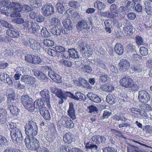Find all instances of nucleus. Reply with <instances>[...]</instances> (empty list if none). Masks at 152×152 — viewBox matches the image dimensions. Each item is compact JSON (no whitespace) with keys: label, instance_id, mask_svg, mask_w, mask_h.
Returning a JSON list of instances; mask_svg holds the SVG:
<instances>
[{"label":"nucleus","instance_id":"obj_62","mask_svg":"<svg viewBox=\"0 0 152 152\" xmlns=\"http://www.w3.org/2000/svg\"><path fill=\"white\" fill-rule=\"evenodd\" d=\"M81 69L82 71L87 73H90L92 71L91 67L87 65H84L81 67Z\"/></svg>","mask_w":152,"mask_h":152},{"label":"nucleus","instance_id":"obj_27","mask_svg":"<svg viewBox=\"0 0 152 152\" xmlns=\"http://www.w3.org/2000/svg\"><path fill=\"white\" fill-rule=\"evenodd\" d=\"M73 135L70 132H68L64 136L63 140L65 142L68 144L71 143L72 141Z\"/></svg>","mask_w":152,"mask_h":152},{"label":"nucleus","instance_id":"obj_15","mask_svg":"<svg viewBox=\"0 0 152 152\" xmlns=\"http://www.w3.org/2000/svg\"><path fill=\"white\" fill-rule=\"evenodd\" d=\"M138 98L139 101L143 103H147L150 100L148 92L145 90H141L139 91Z\"/></svg>","mask_w":152,"mask_h":152},{"label":"nucleus","instance_id":"obj_41","mask_svg":"<svg viewBox=\"0 0 152 152\" xmlns=\"http://www.w3.org/2000/svg\"><path fill=\"white\" fill-rule=\"evenodd\" d=\"M84 97H85V96L83 94L80 92L77 91L75 93V95H74L73 99L77 100H78L80 99L85 100V98Z\"/></svg>","mask_w":152,"mask_h":152},{"label":"nucleus","instance_id":"obj_22","mask_svg":"<svg viewBox=\"0 0 152 152\" xmlns=\"http://www.w3.org/2000/svg\"><path fill=\"white\" fill-rule=\"evenodd\" d=\"M49 77L54 81L59 83L61 82V77L54 71H50L48 74Z\"/></svg>","mask_w":152,"mask_h":152},{"label":"nucleus","instance_id":"obj_5","mask_svg":"<svg viewBox=\"0 0 152 152\" xmlns=\"http://www.w3.org/2000/svg\"><path fill=\"white\" fill-rule=\"evenodd\" d=\"M13 29L14 28L9 29L7 30L6 33L7 36L2 37L0 35V42L8 43L11 41V38H18L19 35V32L16 30Z\"/></svg>","mask_w":152,"mask_h":152},{"label":"nucleus","instance_id":"obj_35","mask_svg":"<svg viewBox=\"0 0 152 152\" xmlns=\"http://www.w3.org/2000/svg\"><path fill=\"white\" fill-rule=\"evenodd\" d=\"M46 104H45L44 102L41 100L39 99L36 100L34 103V105L33 104V106L34 107V111L35 108L36 109L39 108L40 106L44 107Z\"/></svg>","mask_w":152,"mask_h":152},{"label":"nucleus","instance_id":"obj_7","mask_svg":"<svg viewBox=\"0 0 152 152\" xmlns=\"http://www.w3.org/2000/svg\"><path fill=\"white\" fill-rule=\"evenodd\" d=\"M21 102L25 108L31 112H34L32 99L28 95H23L21 97Z\"/></svg>","mask_w":152,"mask_h":152},{"label":"nucleus","instance_id":"obj_13","mask_svg":"<svg viewBox=\"0 0 152 152\" xmlns=\"http://www.w3.org/2000/svg\"><path fill=\"white\" fill-rule=\"evenodd\" d=\"M25 60L28 63L35 64H39L42 61V59L40 57L29 54H27L25 56Z\"/></svg>","mask_w":152,"mask_h":152},{"label":"nucleus","instance_id":"obj_6","mask_svg":"<svg viewBox=\"0 0 152 152\" xmlns=\"http://www.w3.org/2000/svg\"><path fill=\"white\" fill-rule=\"evenodd\" d=\"M38 128L35 122H29L25 127V132L27 137H33L37 134Z\"/></svg>","mask_w":152,"mask_h":152},{"label":"nucleus","instance_id":"obj_26","mask_svg":"<svg viewBox=\"0 0 152 152\" xmlns=\"http://www.w3.org/2000/svg\"><path fill=\"white\" fill-rule=\"evenodd\" d=\"M114 50L118 55H122L124 52V47L121 43H117L114 46Z\"/></svg>","mask_w":152,"mask_h":152},{"label":"nucleus","instance_id":"obj_19","mask_svg":"<svg viewBox=\"0 0 152 152\" xmlns=\"http://www.w3.org/2000/svg\"><path fill=\"white\" fill-rule=\"evenodd\" d=\"M8 114L5 108H0V124H5L7 121Z\"/></svg>","mask_w":152,"mask_h":152},{"label":"nucleus","instance_id":"obj_57","mask_svg":"<svg viewBox=\"0 0 152 152\" xmlns=\"http://www.w3.org/2000/svg\"><path fill=\"white\" fill-rule=\"evenodd\" d=\"M43 43L45 45L48 46H52L54 45V42L53 41L47 39L44 40Z\"/></svg>","mask_w":152,"mask_h":152},{"label":"nucleus","instance_id":"obj_30","mask_svg":"<svg viewBox=\"0 0 152 152\" xmlns=\"http://www.w3.org/2000/svg\"><path fill=\"white\" fill-rule=\"evenodd\" d=\"M15 104L8 106V108L13 115L17 116L20 112V110L15 106Z\"/></svg>","mask_w":152,"mask_h":152},{"label":"nucleus","instance_id":"obj_9","mask_svg":"<svg viewBox=\"0 0 152 152\" xmlns=\"http://www.w3.org/2000/svg\"><path fill=\"white\" fill-rule=\"evenodd\" d=\"M78 48L81 53L86 57H89L91 55L93 51L90 48L88 49L86 47V44L84 41L79 40L78 42Z\"/></svg>","mask_w":152,"mask_h":152},{"label":"nucleus","instance_id":"obj_17","mask_svg":"<svg viewBox=\"0 0 152 152\" xmlns=\"http://www.w3.org/2000/svg\"><path fill=\"white\" fill-rule=\"evenodd\" d=\"M52 92L55 94L60 99L59 100V103L60 104H61L63 103L64 99H66L67 98L66 94L63 93L62 91L59 90L57 88H53Z\"/></svg>","mask_w":152,"mask_h":152},{"label":"nucleus","instance_id":"obj_20","mask_svg":"<svg viewBox=\"0 0 152 152\" xmlns=\"http://www.w3.org/2000/svg\"><path fill=\"white\" fill-rule=\"evenodd\" d=\"M39 112L43 118L46 120L49 121L51 119V116L49 111L45 107H42L39 109Z\"/></svg>","mask_w":152,"mask_h":152},{"label":"nucleus","instance_id":"obj_3","mask_svg":"<svg viewBox=\"0 0 152 152\" xmlns=\"http://www.w3.org/2000/svg\"><path fill=\"white\" fill-rule=\"evenodd\" d=\"M62 23L64 27V28H58L56 27H53L51 29V32L54 35H60L61 33L63 34H67V31L72 29V26L71 25V22L70 20L66 19H64L62 21Z\"/></svg>","mask_w":152,"mask_h":152},{"label":"nucleus","instance_id":"obj_49","mask_svg":"<svg viewBox=\"0 0 152 152\" xmlns=\"http://www.w3.org/2000/svg\"><path fill=\"white\" fill-rule=\"evenodd\" d=\"M106 140V139L104 136L97 135L96 137V142L99 144L104 142Z\"/></svg>","mask_w":152,"mask_h":152},{"label":"nucleus","instance_id":"obj_48","mask_svg":"<svg viewBox=\"0 0 152 152\" xmlns=\"http://www.w3.org/2000/svg\"><path fill=\"white\" fill-rule=\"evenodd\" d=\"M136 42L138 46L142 45L144 44L143 38L139 35H137L135 37Z\"/></svg>","mask_w":152,"mask_h":152},{"label":"nucleus","instance_id":"obj_8","mask_svg":"<svg viewBox=\"0 0 152 152\" xmlns=\"http://www.w3.org/2000/svg\"><path fill=\"white\" fill-rule=\"evenodd\" d=\"M10 135L12 141L18 144L22 142L23 138L20 129L16 128L15 130L10 131Z\"/></svg>","mask_w":152,"mask_h":152},{"label":"nucleus","instance_id":"obj_55","mask_svg":"<svg viewBox=\"0 0 152 152\" xmlns=\"http://www.w3.org/2000/svg\"><path fill=\"white\" fill-rule=\"evenodd\" d=\"M57 10L58 12L60 13H62L65 10V8L63 6V4L60 3H58L57 4Z\"/></svg>","mask_w":152,"mask_h":152},{"label":"nucleus","instance_id":"obj_42","mask_svg":"<svg viewBox=\"0 0 152 152\" xmlns=\"http://www.w3.org/2000/svg\"><path fill=\"white\" fill-rule=\"evenodd\" d=\"M8 141L3 136L0 135V146H4L8 145Z\"/></svg>","mask_w":152,"mask_h":152},{"label":"nucleus","instance_id":"obj_34","mask_svg":"<svg viewBox=\"0 0 152 152\" xmlns=\"http://www.w3.org/2000/svg\"><path fill=\"white\" fill-rule=\"evenodd\" d=\"M68 53H69L70 57L72 58H78L79 55L78 52L76 51L75 49L72 48L69 49Z\"/></svg>","mask_w":152,"mask_h":152},{"label":"nucleus","instance_id":"obj_16","mask_svg":"<svg viewBox=\"0 0 152 152\" xmlns=\"http://www.w3.org/2000/svg\"><path fill=\"white\" fill-rule=\"evenodd\" d=\"M118 65L119 70L120 71L125 72L129 68L130 63L128 60L122 59L118 63Z\"/></svg>","mask_w":152,"mask_h":152},{"label":"nucleus","instance_id":"obj_32","mask_svg":"<svg viewBox=\"0 0 152 152\" xmlns=\"http://www.w3.org/2000/svg\"><path fill=\"white\" fill-rule=\"evenodd\" d=\"M106 101L110 104H113L116 102L115 96L111 94H108L106 96Z\"/></svg>","mask_w":152,"mask_h":152},{"label":"nucleus","instance_id":"obj_36","mask_svg":"<svg viewBox=\"0 0 152 152\" xmlns=\"http://www.w3.org/2000/svg\"><path fill=\"white\" fill-rule=\"evenodd\" d=\"M94 7L99 10L104 9L105 7V5L102 2L99 1H95L94 4Z\"/></svg>","mask_w":152,"mask_h":152},{"label":"nucleus","instance_id":"obj_47","mask_svg":"<svg viewBox=\"0 0 152 152\" xmlns=\"http://www.w3.org/2000/svg\"><path fill=\"white\" fill-rule=\"evenodd\" d=\"M41 36L44 37L48 38L50 37V34L45 27H43L41 32Z\"/></svg>","mask_w":152,"mask_h":152},{"label":"nucleus","instance_id":"obj_18","mask_svg":"<svg viewBox=\"0 0 152 152\" xmlns=\"http://www.w3.org/2000/svg\"><path fill=\"white\" fill-rule=\"evenodd\" d=\"M21 81L28 85H32L36 82V79L29 75H24L21 77Z\"/></svg>","mask_w":152,"mask_h":152},{"label":"nucleus","instance_id":"obj_50","mask_svg":"<svg viewBox=\"0 0 152 152\" xmlns=\"http://www.w3.org/2000/svg\"><path fill=\"white\" fill-rule=\"evenodd\" d=\"M103 152H118L115 148L109 146L106 147L102 149Z\"/></svg>","mask_w":152,"mask_h":152},{"label":"nucleus","instance_id":"obj_61","mask_svg":"<svg viewBox=\"0 0 152 152\" xmlns=\"http://www.w3.org/2000/svg\"><path fill=\"white\" fill-rule=\"evenodd\" d=\"M128 18L130 20H134L136 18V16L135 13L131 12L128 13L127 14Z\"/></svg>","mask_w":152,"mask_h":152},{"label":"nucleus","instance_id":"obj_29","mask_svg":"<svg viewBox=\"0 0 152 152\" xmlns=\"http://www.w3.org/2000/svg\"><path fill=\"white\" fill-rule=\"evenodd\" d=\"M140 1V0H125L126 7L129 9H133L134 7L136 2Z\"/></svg>","mask_w":152,"mask_h":152},{"label":"nucleus","instance_id":"obj_28","mask_svg":"<svg viewBox=\"0 0 152 152\" xmlns=\"http://www.w3.org/2000/svg\"><path fill=\"white\" fill-rule=\"evenodd\" d=\"M34 75L42 80H46L48 79L47 76L45 74L39 70H35L34 73Z\"/></svg>","mask_w":152,"mask_h":152},{"label":"nucleus","instance_id":"obj_10","mask_svg":"<svg viewBox=\"0 0 152 152\" xmlns=\"http://www.w3.org/2000/svg\"><path fill=\"white\" fill-rule=\"evenodd\" d=\"M23 44L26 46H29L33 50H38L41 47L40 44L34 39L28 38L23 42Z\"/></svg>","mask_w":152,"mask_h":152},{"label":"nucleus","instance_id":"obj_14","mask_svg":"<svg viewBox=\"0 0 152 152\" xmlns=\"http://www.w3.org/2000/svg\"><path fill=\"white\" fill-rule=\"evenodd\" d=\"M41 10L43 15L45 16H48L54 12V7L51 3H47L42 8Z\"/></svg>","mask_w":152,"mask_h":152},{"label":"nucleus","instance_id":"obj_39","mask_svg":"<svg viewBox=\"0 0 152 152\" xmlns=\"http://www.w3.org/2000/svg\"><path fill=\"white\" fill-rule=\"evenodd\" d=\"M132 25L130 24L129 26H126L123 28L124 32L128 35H130L133 33Z\"/></svg>","mask_w":152,"mask_h":152},{"label":"nucleus","instance_id":"obj_4","mask_svg":"<svg viewBox=\"0 0 152 152\" xmlns=\"http://www.w3.org/2000/svg\"><path fill=\"white\" fill-rule=\"evenodd\" d=\"M24 142L28 149L37 151L40 148V143L39 140L33 137H26Z\"/></svg>","mask_w":152,"mask_h":152},{"label":"nucleus","instance_id":"obj_46","mask_svg":"<svg viewBox=\"0 0 152 152\" xmlns=\"http://www.w3.org/2000/svg\"><path fill=\"white\" fill-rule=\"evenodd\" d=\"M30 5L32 7L38 8L41 5L40 0H31V1Z\"/></svg>","mask_w":152,"mask_h":152},{"label":"nucleus","instance_id":"obj_44","mask_svg":"<svg viewBox=\"0 0 152 152\" xmlns=\"http://www.w3.org/2000/svg\"><path fill=\"white\" fill-rule=\"evenodd\" d=\"M39 28V26L38 25L37 23L33 22L31 23V28L32 29V33L34 34L37 33Z\"/></svg>","mask_w":152,"mask_h":152},{"label":"nucleus","instance_id":"obj_37","mask_svg":"<svg viewBox=\"0 0 152 152\" xmlns=\"http://www.w3.org/2000/svg\"><path fill=\"white\" fill-rule=\"evenodd\" d=\"M140 108L141 110L144 112H148L152 110L151 107L150 105L145 103L142 104L140 106Z\"/></svg>","mask_w":152,"mask_h":152},{"label":"nucleus","instance_id":"obj_45","mask_svg":"<svg viewBox=\"0 0 152 152\" xmlns=\"http://www.w3.org/2000/svg\"><path fill=\"white\" fill-rule=\"evenodd\" d=\"M145 11L146 13L149 15H152V7L151 4L150 3H148L145 4Z\"/></svg>","mask_w":152,"mask_h":152},{"label":"nucleus","instance_id":"obj_38","mask_svg":"<svg viewBox=\"0 0 152 152\" xmlns=\"http://www.w3.org/2000/svg\"><path fill=\"white\" fill-rule=\"evenodd\" d=\"M16 125L15 123L11 122L7 123L6 125V129L7 131H8L10 129H11L10 131L12 130H15L16 128Z\"/></svg>","mask_w":152,"mask_h":152},{"label":"nucleus","instance_id":"obj_25","mask_svg":"<svg viewBox=\"0 0 152 152\" xmlns=\"http://www.w3.org/2000/svg\"><path fill=\"white\" fill-rule=\"evenodd\" d=\"M87 96L90 100L94 102L98 103L101 101L100 98L96 94L90 93L87 95Z\"/></svg>","mask_w":152,"mask_h":152},{"label":"nucleus","instance_id":"obj_2","mask_svg":"<svg viewBox=\"0 0 152 152\" xmlns=\"http://www.w3.org/2000/svg\"><path fill=\"white\" fill-rule=\"evenodd\" d=\"M119 83L121 86L130 89L132 92H135L139 89V86L134 83L133 80L129 76L123 77L120 80Z\"/></svg>","mask_w":152,"mask_h":152},{"label":"nucleus","instance_id":"obj_51","mask_svg":"<svg viewBox=\"0 0 152 152\" xmlns=\"http://www.w3.org/2000/svg\"><path fill=\"white\" fill-rule=\"evenodd\" d=\"M118 15H119L121 17L124 16L126 14V11L124 7L121 6L120 7L118 10Z\"/></svg>","mask_w":152,"mask_h":152},{"label":"nucleus","instance_id":"obj_53","mask_svg":"<svg viewBox=\"0 0 152 152\" xmlns=\"http://www.w3.org/2000/svg\"><path fill=\"white\" fill-rule=\"evenodd\" d=\"M61 64L65 66L70 67L72 66V62L69 61H66L64 59H61L59 61Z\"/></svg>","mask_w":152,"mask_h":152},{"label":"nucleus","instance_id":"obj_52","mask_svg":"<svg viewBox=\"0 0 152 152\" xmlns=\"http://www.w3.org/2000/svg\"><path fill=\"white\" fill-rule=\"evenodd\" d=\"M1 24L3 26L6 28H9V29H13V27L10 24L4 20H1L0 21Z\"/></svg>","mask_w":152,"mask_h":152},{"label":"nucleus","instance_id":"obj_43","mask_svg":"<svg viewBox=\"0 0 152 152\" xmlns=\"http://www.w3.org/2000/svg\"><path fill=\"white\" fill-rule=\"evenodd\" d=\"M110 11L111 13L114 14L115 15H118V10L117 7L115 4H113L110 7Z\"/></svg>","mask_w":152,"mask_h":152},{"label":"nucleus","instance_id":"obj_63","mask_svg":"<svg viewBox=\"0 0 152 152\" xmlns=\"http://www.w3.org/2000/svg\"><path fill=\"white\" fill-rule=\"evenodd\" d=\"M130 110L132 113V115H134L135 114L138 115L140 114V110L139 109L132 108Z\"/></svg>","mask_w":152,"mask_h":152},{"label":"nucleus","instance_id":"obj_31","mask_svg":"<svg viewBox=\"0 0 152 152\" xmlns=\"http://www.w3.org/2000/svg\"><path fill=\"white\" fill-rule=\"evenodd\" d=\"M101 88L103 91L108 92H111L114 90V87L109 84H105L102 85Z\"/></svg>","mask_w":152,"mask_h":152},{"label":"nucleus","instance_id":"obj_54","mask_svg":"<svg viewBox=\"0 0 152 152\" xmlns=\"http://www.w3.org/2000/svg\"><path fill=\"white\" fill-rule=\"evenodd\" d=\"M148 50L147 48H145L144 47H141L140 49V52L141 54L145 56L147 55L148 53Z\"/></svg>","mask_w":152,"mask_h":152},{"label":"nucleus","instance_id":"obj_21","mask_svg":"<svg viewBox=\"0 0 152 152\" xmlns=\"http://www.w3.org/2000/svg\"><path fill=\"white\" fill-rule=\"evenodd\" d=\"M77 26L81 28L88 30L91 27V24L89 21L82 20L78 22Z\"/></svg>","mask_w":152,"mask_h":152},{"label":"nucleus","instance_id":"obj_23","mask_svg":"<svg viewBox=\"0 0 152 152\" xmlns=\"http://www.w3.org/2000/svg\"><path fill=\"white\" fill-rule=\"evenodd\" d=\"M67 113L69 116L72 120H75L76 119L75 110L72 103H69V109L67 111Z\"/></svg>","mask_w":152,"mask_h":152},{"label":"nucleus","instance_id":"obj_33","mask_svg":"<svg viewBox=\"0 0 152 152\" xmlns=\"http://www.w3.org/2000/svg\"><path fill=\"white\" fill-rule=\"evenodd\" d=\"M100 14L102 16L104 17H106L109 18L114 19L117 17V15L111 13L109 11L101 12Z\"/></svg>","mask_w":152,"mask_h":152},{"label":"nucleus","instance_id":"obj_60","mask_svg":"<svg viewBox=\"0 0 152 152\" xmlns=\"http://www.w3.org/2000/svg\"><path fill=\"white\" fill-rule=\"evenodd\" d=\"M142 58L141 56L138 54H134L132 57V60L134 61H139Z\"/></svg>","mask_w":152,"mask_h":152},{"label":"nucleus","instance_id":"obj_11","mask_svg":"<svg viewBox=\"0 0 152 152\" xmlns=\"http://www.w3.org/2000/svg\"><path fill=\"white\" fill-rule=\"evenodd\" d=\"M58 123L61 126L67 129H72L75 126L73 121L67 117H62L58 121Z\"/></svg>","mask_w":152,"mask_h":152},{"label":"nucleus","instance_id":"obj_24","mask_svg":"<svg viewBox=\"0 0 152 152\" xmlns=\"http://www.w3.org/2000/svg\"><path fill=\"white\" fill-rule=\"evenodd\" d=\"M15 93L9 94L7 97V103L8 106L15 104V101L16 100L15 99Z\"/></svg>","mask_w":152,"mask_h":152},{"label":"nucleus","instance_id":"obj_12","mask_svg":"<svg viewBox=\"0 0 152 152\" xmlns=\"http://www.w3.org/2000/svg\"><path fill=\"white\" fill-rule=\"evenodd\" d=\"M40 94L45 104H46L47 107L50 109L51 107L50 104V96L49 91L47 89H44L40 92Z\"/></svg>","mask_w":152,"mask_h":152},{"label":"nucleus","instance_id":"obj_58","mask_svg":"<svg viewBox=\"0 0 152 152\" xmlns=\"http://www.w3.org/2000/svg\"><path fill=\"white\" fill-rule=\"evenodd\" d=\"M127 152H138V151L135 146L129 145L127 147Z\"/></svg>","mask_w":152,"mask_h":152},{"label":"nucleus","instance_id":"obj_64","mask_svg":"<svg viewBox=\"0 0 152 152\" xmlns=\"http://www.w3.org/2000/svg\"><path fill=\"white\" fill-rule=\"evenodd\" d=\"M78 3L77 1H71L68 3L69 6L71 7L77 8L78 7Z\"/></svg>","mask_w":152,"mask_h":152},{"label":"nucleus","instance_id":"obj_59","mask_svg":"<svg viewBox=\"0 0 152 152\" xmlns=\"http://www.w3.org/2000/svg\"><path fill=\"white\" fill-rule=\"evenodd\" d=\"M53 48L56 51V53L57 52L59 53H64L65 51V48L61 46H57L55 47H53Z\"/></svg>","mask_w":152,"mask_h":152},{"label":"nucleus","instance_id":"obj_1","mask_svg":"<svg viewBox=\"0 0 152 152\" xmlns=\"http://www.w3.org/2000/svg\"><path fill=\"white\" fill-rule=\"evenodd\" d=\"M0 2V5L4 7L1 9L2 14L9 16L10 14L12 17H17L16 12H20L21 10V5L16 2H10V0H3Z\"/></svg>","mask_w":152,"mask_h":152},{"label":"nucleus","instance_id":"obj_56","mask_svg":"<svg viewBox=\"0 0 152 152\" xmlns=\"http://www.w3.org/2000/svg\"><path fill=\"white\" fill-rule=\"evenodd\" d=\"M85 145V148L86 149H91L95 148V150H96L98 148V146L95 144H90L89 142H88L86 143H84Z\"/></svg>","mask_w":152,"mask_h":152},{"label":"nucleus","instance_id":"obj_40","mask_svg":"<svg viewBox=\"0 0 152 152\" xmlns=\"http://www.w3.org/2000/svg\"><path fill=\"white\" fill-rule=\"evenodd\" d=\"M60 23L59 20L56 18H53L50 21V24L52 26L55 27L58 26Z\"/></svg>","mask_w":152,"mask_h":152}]
</instances>
